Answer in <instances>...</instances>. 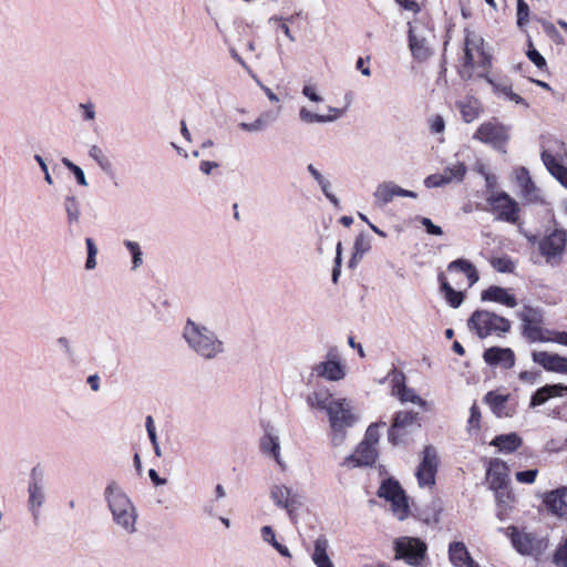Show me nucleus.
I'll list each match as a JSON object with an SVG mask.
<instances>
[{"instance_id":"1","label":"nucleus","mask_w":567,"mask_h":567,"mask_svg":"<svg viewBox=\"0 0 567 567\" xmlns=\"http://www.w3.org/2000/svg\"><path fill=\"white\" fill-rule=\"evenodd\" d=\"M103 495L114 524L126 535L135 534L138 513L124 489L116 482L111 481Z\"/></svg>"},{"instance_id":"2","label":"nucleus","mask_w":567,"mask_h":567,"mask_svg":"<svg viewBox=\"0 0 567 567\" xmlns=\"http://www.w3.org/2000/svg\"><path fill=\"white\" fill-rule=\"evenodd\" d=\"M183 338L189 349L205 360H214L226 351L225 342L214 330L190 319L185 323Z\"/></svg>"},{"instance_id":"3","label":"nucleus","mask_w":567,"mask_h":567,"mask_svg":"<svg viewBox=\"0 0 567 567\" xmlns=\"http://www.w3.org/2000/svg\"><path fill=\"white\" fill-rule=\"evenodd\" d=\"M328 419L331 430V444L337 447L346 442L348 429L352 427L360 416L352 401L341 398L330 402Z\"/></svg>"},{"instance_id":"4","label":"nucleus","mask_w":567,"mask_h":567,"mask_svg":"<svg viewBox=\"0 0 567 567\" xmlns=\"http://www.w3.org/2000/svg\"><path fill=\"white\" fill-rule=\"evenodd\" d=\"M434 38L433 29L427 22L421 19L409 22V49L417 62H424L433 55L432 41Z\"/></svg>"},{"instance_id":"5","label":"nucleus","mask_w":567,"mask_h":567,"mask_svg":"<svg viewBox=\"0 0 567 567\" xmlns=\"http://www.w3.org/2000/svg\"><path fill=\"white\" fill-rule=\"evenodd\" d=\"M467 326L481 339L489 336L502 337L512 328L508 319L487 310L474 311L467 321Z\"/></svg>"},{"instance_id":"6","label":"nucleus","mask_w":567,"mask_h":567,"mask_svg":"<svg viewBox=\"0 0 567 567\" xmlns=\"http://www.w3.org/2000/svg\"><path fill=\"white\" fill-rule=\"evenodd\" d=\"M506 535L509 537L514 549L523 556L538 557L548 547L547 537H539L534 533L520 530L515 526L507 527Z\"/></svg>"},{"instance_id":"7","label":"nucleus","mask_w":567,"mask_h":567,"mask_svg":"<svg viewBox=\"0 0 567 567\" xmlns=\"http://www.w3.org/2000/svg\"><path fill=\"white\" fill-rule=\"evenodd\" d=\"M394 558L412 567H421L425 559L427 546L416 537L401 536L393 542Z\"/></svg>"},{"instance_id":"8","label":"nucleus","mask_w":567,"mask_h":567,"mask_svg":"<svg viewBox=\"0 0 567 567\" xmlns=\"http://www.w3.org/2000/svg\"><path fill=\"white\" fill-rule=\"evenodd\" d=\"M532 244H538L539 252L546 258L548 264H556L561 259L565 251L567 234L563 229H554L542 239H537L535 235H525Z\"/></svg>"},{"instance_id":"9","label":"nucleus","mask_w":567,"mask_h":567,"mask_svg":"<svg viewBox=\"0 0 567 567\" xmlns=\"http://www.w3.org/2000/svg\"><path fill=\"white\" fill-rule=\"evenodd\" d=\"M378 496L390 502L393 515L403 520L409 516L410 507L404 491L398 481L384 480L378 491Z\"/></svg>"},{"instance_id":"10","label":"nucleus","mask_w":567,"mask_h":567,"mask_svg":"<svg viewBox=\"0 0 567 567\" xmlns=\"http://www.w3.org/2000/svg\"><path fill=\"white\" fill-rule=\"evenodd\" d=\"M491 212L496 215L497 220L515 224L519 218V205L505 192L492 193L487 197Z\"/></svg>"},{"instance_id":"11","label":"nucleus","mask_w":567,"mask_h":567,"mask_svg":"<svg viewBox=\"0 0 567 567\" xmlns=\"http://www.w3.org/2000/svg\"><path fill=\"white\" fill-rule=\"evenodd\" d=\"M475 140L484 144L493 146L495 150H504L508 140L509 133L508 127L498 122L496 118H492L487 122L482 123L473 136Z\"/></svg>"},{"instance_id":"12","label":"nucleus","mask_w":567,"mask_h":567,"mask_svg":"<svg viewBox=\"0 0 567 567\" xmlns=\"http://www.w3.org/2000/svg\"><path fill=\"white\" fill-rule=\"evenodd\" d=\"M556 144V151L543 150L540 157L549 174L567 189V166L564 164L567 148L564 142L557 141Z\"/></svg>"},{"instance_id":"13","label":"nucleus","mask_w":567,"mask_h":567,"mask_svg":"<svg viewBox=\"0 0 567 567\" xmlns=\"http://www.w3.org/2000/svg\"><path fill=\"white\" fill-rule=\"evenodd\" d=\"M269 497L274 505L287 512L292 523L297 519V511L301 506L300 496L285 484H272L269 487Z\"/></svg>"},{"instance_id":"14","label":"nucleus","mask_w":567,"mask_h":567,"mask_svg":"<svg viewBox=\"0 0 567 567\" xmlns=\"http://www.w3.org/2000/svg\"><path fill=\"white\" fill-rule=\"evenodd\" d=\"M484 48V39L470 30H465V39H464V56L463 64L460 70V75L463 80H470L473 76V71L475 68V60L477 54Z\"/></svg>"},{"instance_id":"15","label":"nucleus","mask_w":567,"mask_h":567,"mask_svg":"<svg viewBox=\"0 0 567 567\" xmlns=\"http://www.w3.org/2000/svg\"><path fill=\"white\" fill-rule=\"evenodd\" d=\"M523 322V334L530 342H549V331H545L540 327L542 313L538 309L525 307L519 313Z\"/></svg>"},{"instance_id":"16","label":"nucleus","mask_w":567,"mask_h":567,"mask_svg":"<svg viewBox=\"0 0 567 567\" xmlns=\"http://www.w3.org/2000/svg\"><path fill=\"white\" fill-rule=\"evenodd\" d=\"M28 494V507L37 520L40 516V508L45 501V483L43 472L39 467H33L31 471Z\"/></svg>"},{"instance_id":"17","label":"nucleus","mask_w":567,"mask_h":567,"mask_svg":"<svg viewBox=\"0 0 567 567\" xmlns=\"http://www.w3.org/2000/svg\"><path fill=\"white\" fill-rule=\"evenodd\" d=\"M312 374L328 381H340L346 377V367L340 362L336 349L327 353V359L312 367Z\"/></svg>"},{"instance_id":"18","label":"nucleus","mask_w":567,"mask_h":567,"mask_svg":"<svg viewBox=\"0 0 567 567\" xmlns=\"http://www.w3.org/2000/svg\"><path fill=\"white\" fill-rule=\"evenodd\" d=\"M437 454L433 446H425L423 450L422 462L417 466L415 476L421 487H431L435 483L437 472Z\"/></svg>"},{"instance_id":"19","label":"nucleus","mask_w":567,"mask_h":567,"mask_svg":"<svg viewBox=\"0 0 567 567\" xmlns=\"http://www.w3.org/2000/svg\"><path fill=\"white\" fill-rule=\"evenodd\" d=\"M416 198L417 194L413 190H408L396 185L393 182L380 183L373 193L374 203L379 207H384L391 203L395 197Z\"/></svg>"},{"instance_id":"20","label":"nucleus","mask_w":567,"mask_h":567,"mask_svg":"<svg viewBox=\"0 0 567 567\" xmlns=\"http://www.w3.org/2000/svg\"><path fill=\"white\" fill-rule=\"evenodd\" d=\"M514 178L517 186L520 188L522 197L533 204L544 203L542 192L532 179L529 172L526 167H517L514 171Z\"/></svg>"},{"instance_id":"21","label":"nucleus","mask_w":567,"mask_h":567,"mask_svg":"<svg viewBox=\"0 0 567 567\" xmlns=\"http://www.w3.org/2000/svg\"><path fill=\"white\" fill-rule=\"evenodd\" d=\"M378 457L377 447L368 442H361L353 454L344 457L341 465L347 468L372 466Z\"/></svg>"},{"instance_id":"22","label":"nucleus","mask_w":567,"mask_h":567,"mask_svg":"<svg viewBox=\"0 0 567 567\" xmlns=\"http://www.w3.org/2000/svg\"><path fill=\"white\" fill-rule=\"evenodd\" d=\"M259 447L262 454L274 458L281 470H286V463L280 454V439L272 427L265 430L259 441Z\"/></svg>"},{"instance_id":"23","label":"nucleus","mask_w":567,"mask_h":567,"mask_svg":"<svg viewBox=\"0 0 567 567\" xmlns=\"http://www.w3.org/2000/svg\"><path fill=\"white\" fill-rule=\"evenodd\" d=\"M419 413L412 411H400L394 415L393 423L389 430V441L396 445L401 440L400 432L416 424Z\"/></svg>"},{"instance_id":"24","label":"nucleus","mask_w":567,"mask_h":567,"mask_svg":"<svg viewBox=\"0 0 567 567\" xmlns=\"http://www.w3.org/2000/svg\"><path fill=\"white\" fill-rule=\"evenodd\" d=\"M480 76L485 79V81L492 86L493 92L498 97H503L504 100L514 102L515 104H520L525 109L529 107V104L520 95L513 91L512 84L508 80H496L484 73L480 74Z\"/></svg>"},{"instance_id":"25","label":"nucleus","mask_w":567,"mask_h":567,"mask_svg":"<svg viewBox=\"0 0 567 567\" xmlns=\"http://www.w3.org/2000/svg\"><path fill=\"white\" fill-rule=\"evenodd\" d=\"M484 361L491 367L511 369L515 364V353L511 348L491 347L483 353Z\"/></svg>"},{"instance_id":"26","label":"nucleus","mask_w":567,"mask_h":567,"mask_svg":"<svg viewBox=\"0 0 567 567\" xmlns=\"http://www.w3.org/2000/svg\"><path fill=\"white\" fill-rule=\"evenodd\" d=\"M544 504L553 515L567 520V487L546 493Z\"/></svg>"},{"instance_id":"27","label":"nucleus","mask_w":567,"mask_h":567,"mask_svg":"<svg viewBox=\"0 0 567 567\" xmlns=\"http://www.w3.org/2000/svg\"><path fill=\"white\" fill-rule=\"evenodd\" d=\"M533 361L546 371L567 374V358L546 351H534Z\"/></svg>"},{"instance_id":"28","label":"nucleus","mask_w":567,"mask_h":567,"mask_svg":"<svg viewBox=\"0 0 567 567\" xmlns=\"http://www.w3.org/2000/svg\"><path fill=\"white\" fill-rule=\"evenodd\" d=\"M392 381V394L398 396L401 402H411L420 405L424 410L427 409V402L419 396L413 389L405 385V377L403 373L395 374Z\"/></svg>"},{"instance_id":"29","label":"nucleus","mask_w":567,"mask_h":567,"mask_svg":"<svg viewBox=\"0 0 567 567\" xmlns=\"http://www.w3.org/2000/svg\"><path fill=\"white\" fill-rule=\"evenodd\" d=\"M487 482L492 489H499L506 486L508 481V466L498 458L492 460L487 468Z\"/></svg>"},{"instance_id":"30","label":"nucleus","mask_w":567,"mask_h":567,"mask_svg":"<svg viewBox=\"0 0 567 567\" xmlns=\"http://www.w3.org/2000/svg\"><path fill=\"white\" fill-rule=\"evenodd\" d=\"M567 394V385L547 384L538 389L530 399L529 406L535 408L546 403L549 399Z\"/></svg>"},{"instance_id":"31","label":"nucleus","mask_w":567,"mask_h":567,"mask_svg":"<svg viewBox=\"0 0 567 567\" xmlns=\"http://www.w3.org/2000/svg\"><path fill=\"white\" fill-rule=\"evenodd\" d=\"M329 542L324 536H320L315 540L311 560L316 567H334L329 556Z\"/></svg>"},{"instance_id":"32","label":"nucleus","mask_w":567,"mask_h":567,"mask_svg":"<svg viewBox=\"0 0 567 567\" xmlns=\"http://www.w3.org/2000/svg\"><path fill=\"white\" fill-rule=\"evenodd\" d=\"M456 106L466 123L474 122L483 111L482 103L474 96H466L464 100L456 102Z\"/></svg>"},{"instance_id":"33","label":"nucleus","mask_w":567,"mask_h":567,"mask_svg":"<svg viewBox=\"0 0 567 567\" xmlns=\"http://www.w3.org/2000/svg\"><path fill=\"white\" fill-rule=\"evenodd\" d=\"M482 300L498 302L509 308H514L517 306L516 298L513 295H511L507 291V289L498 286H491L486 290H484L482 292Z\"/></svg>"},{"instance_id":"34","label":"nucleus","mask_w":567,"mask_h":567,"mask_svg":"<svg viewBox=\"0 0 567 567\" xmlns=\"http://www.w3.org/2000/svg\"><path fill=\"white\" fill-rule=\"evenodd\" d=\"M328 111L332 114H328V115L316 114L306 107H301L299 111V117L302 122H305L307 124L330 123V122H333L337 118L341 117L344 112L343 110H340V109H337L333 106H328Z\"/></svg>"},{"instance_id":"35","label":"nucleus","mask_w":567,"mask_h":567,"mask_svg":"<svg viewBox=\"0 0 567 567\" xmlns=\"http://www.w3.org/2000/svg\"><path fill=\"white\" fill-rule=\"evenodd\" d=\"M447 271L449 272H455V271L463 272L468 280V287H472L473 285H475L480 279V276H478V272H477L475 266L466 259H456V260L450 262L447 266Z\"/></svg>"},{"instance_id":"36","label":"nucleus","mask_w":567,"mask_h":567,"mask_svg":"<svg viewBox=\"0 0 567 567\" xmlns=\"http://www.w3.org/2000/svg\"><path fill=\"white\" fill-rule=\"evenodd\" d=\"M447 271L449 272H455V271L463 272L468 280V287H472L473 285H475L480 279V276H478V272H477L475 266L466 259H456V260L450 262L447 266Z\"/></svg>"},{"instance_id":"37","label":"nucleus","mask_w":567,"mask_h":567,"mask_svg":"<svg viewBox=\"0 0 567 567\" xmlns=\"http://www.w3.org/2000/svg\"><path fill=\"white\" fill-rule=\"evenodd\" d=\"M277 121V115L270 111L261 113L254 122H241L239 127L249 133H258L267 130L274 122Z\"/></svg>"},{"instance_id":"38","label":"nucleus","mask_w":567,"mask_h":567,"mask_svg":"<svg viewBox=\"0 0 567 567\" xmlns=\"http://www.w3.org/2000/svg\"><path fill=\"white\" fill-rule=\"evenodd\" d=\"M491 445L503 453H512L522 445V439L516 433L501 434L493 439Z\"/></svg>"},{"instance_id":"39","label":"nucleus","mask_w":567,"mask_h":567,"mask_svg":"<svg viewBox=\"0 0 567 567\" xmlns=\"http://www.w3.org/2000/svg\"><path fill=\"white\" fill-rule=\"evenodd\" d=\"M449 558L454 567H464L471 555L463 542H453L449 546Z\"/></svg>"},{"instance_id":"40","label":"nucleus","mask_w":567,"mask_h":567,"mask_svg":"<svg viewBox=\"0 0 567 567\" xmlns=\"http://www.w3.org/2000/svg\"><path fill=\"white\" fill-rule=\"evenodd\" d=\"M332 394L328 390H317L307 396V403L312 409L324 410L329 412L330 402L334 401Z\"/></svg>"},{"instance_id":"41","label":"nucleus","mask_w":567,"mask_h":567,"mask_svg":"<svg viewBox=\"0 0 567 567\" xmlns=\"http://www.w3.org/2000/svg\"><path fill=\"white\" fill-rule=\"evenodd\" d=\"M439 281L441 285V291L444 295L445 300L452 308H458L463 300L464 296L461 291H456L446 280L444 274L439 275Z\"/></svg>"},{"instance_id":"42","label":"nucleus","mask_w":567,"mask_h":567,"mask_svg":"<svg viewBox=\"0 0 567 567\" xmlns=\"http://www.w3.org/2000/svg\"><path fill=\"white\" fill-rule=\"evenodd\" d=\"M63 207L66 214V220L69 227H72L73 225H78L80 221V203L78 198L74 195H68L64 198Z\"/></svg>"},{"instance_id":"43","label":"nucleus","mask_w":567,"mask_h":567,"mask_svg":"<svg viewBox=\"0 0 567 567\" xmlns=\"http://www.w3.org/2000/svg\"><path fill=\"white\" fill-rule=\"evenodd\" d=\"M260 536L265 543L271 545L281 556L287 557V558L291 557V553H290L289 548L282 544H280L279 542H277L275 530L272 529L271 526L261 527Z\"/></svg>"},{"instance_id":"44","label":"nucleus","mask_w":567,"mask_h":567,"mask_svg":"<svg viewBox=\"0 0 567 567\" xmlns=\"http://www.w3.org/2000/svg\"><path fill=\"white\" fill-rule=\"evenodd\" d=\"M485 402L489 405L496 416L502 417L508 415L505 412V404L507 402L506 395L497 394L491 391L485 395Z\"/></svg>"},{"instance_id":"45","label":"nucleus","mask_w":567,"mask_h":567,"mask_svg":"<svg viewBox=\"0 0 567 567\" xmlns=\"http://www.w3.org/2000/svg\"><path fill=\"white\" fill-rule=\"evenodd\" d=\"M371 248V241H370V237L365 234H360L355 240H354V246H353V255L349 261V266L350 267H354L355 262H357V259H361L362 256L369 251Z\"/></svg>"},{"instance_id":"46","label":"nucleus","mask_w":567,"mask_h":567,"mask_svg":"<svg viewBox=\"0 0 567 567\" xmlns=\"http://www.w3.org/2000/svg\"><path fill=\"white\" fill-rule=\"evenodd\" d=\"M466 166L457 162L455 164L449 165L444 168L442 176L444 179H446V185L452 182H462L466 174Z\"/></svg>"},{"instance_id":"47","label":"nucleus","mask_w":567,"mask_h":567,"mask_svg":"<svg viewBox=\"0 0 567 567\" xmlns=\"http://www.w3.org/2000/svg\"><path fill=\"white\" fill-rule=\"evenodd\" d=\"M123 245L132 256V270L138 269L143 265V252L137 241L125 239Z\"/></svg>"},{"instance_id":"48","label":"nucleus","mask_w":567,"mask_h":567,"mask_svg":"<svg viewBox=\"0 0 567 567\" xmlns=\"http://www.w3.org/2000/svg\"><path fill=\"white\" fill-rule=\"evenodd\" d=\"M89 156L96 162L102 171L109 173L112 169L110 159L105 156L102 148L97 145H92L89 150Z\"/></svg>"},{"instance_id":"49","label":"nucleus","mask_w":567,"mask_h":567,"mask_svg":"<svg viewBox=\"0 0 567 567\" xmlns=\"http://www.w3.org/2000/svg\"><path fill=\"white\" fill-rule=\"evenodd\" d=\"M145 427H146V431H147V435H148V439L153 445V449H154V453L156 456L161 457L162 456V450H161V446L157 442V435H156V429H155V425H154V420L151 415L146 416V421H145Z\"/></svg>"},{"instance_id":"50","label":"nucleus","mask_w":567,"mask_h":567,"mask_svg":"<svg viewBox=\"0 0 567 567\" xmlns=\"http://www.w3.org/2000/svg\"><path fill=\"white\" fill-rule=\"evenodd\" d=\"M62 164L69 169L71 171L75 178H76V182L81 185V186H87V181H86V177H85V174L83 172V169L75 165L73 162H71L69 158L64 157L62 158Z\"/></svg>"},{"instance_id":"51","label":"nucleus","mask_w":567,"mask_h":567,"mask_svg":"<svg viewBox=\"0 0 567 567\" xmlns=\"http://www.w3.org/2000/svg\"><path fill=\"white\" fill-rule=\"evenodd\" d=\"M526 55L539 70L546 69L547 62L545 58L534 48L532 41L528 42Z\"/></svg>"},{"instance_id":"52","label":"nucleus","mask_w":567,"mask_h":567,"mask_svg":"<svg viewBox=\"0 0 567 567\" xmlns=\"http://www.w3.org/2000/svg\"><path fill=\"white\" fill-rule=\"evenodd\" d=\"M553 563L557 567H567V537L557 547L553 557Z\"/></svg>"},{"instance_id":"53","label":"nucleus","mask_w":567,"mask_h":567,"mask_svg":"<svg viewBox=\"0 0 567 567\" xmlns=\"http://www.w3.org/2000/svg\"><path fill=\"white\" fill-rule=\"evenodd\" d=\"M379 426H385L384 422L374 423L369 425V427L365 431V435L362 442H368V444H372L375 446L379 442Z\"/></svg>"},{"instance_id":"54","label":"nucleus","mask_w":567,"mask_h":567,"mask_svg":"<svg viewBox=\"0 0 567 567\" xmlns=\"http://www.w3.org/2000/svg\"><path fill=\"white\" fill-rule=\"evenodd\" d=\"M492 266L498 272H513L515 269V265L509 258H496L492 261Z\"/></svg>"},{"instance_id":"55","label":"nucleus","mask_w":567,"mask_h":567,"mask_svg":"<svg viewBox=\"0 0 567 567\" xmlns=\"http://www.w3.org/2000/svg\"><path fill=\"white\" fill-rule=\"evenodd\" d=\"M529 17V7L524 0H517V24L523 27L527 23Z\"/></svg>"},{"instance_id":"56","label":"nucleus","mask_w":567,"mask_h":567,"mask_svg":"<svg viewBox=\"0 0 567 567\" xmlns=\"http://www.w3.org/2000/svg\"><path fill=\"white\" fill-rule=\"evenodd\" d=\"M542 27L545 33L550 37L557 44H563L564 39L557 31L556 27L549 21H543Z\"/></svg>"},{"instance_id":"57","label":"nucleus","mask_w":567,"mask_h":567,"mask_svg":"<svg viewBox=\"0 0 567 567\" xmlns=\"http://www.w3.org/2000/svg\"><path fill=\"white\" fill-rule=\"evenodd\" d=\"M537 474H538L537 470H528V471L517 472L515 477H516V481L519 483L532 484L535 482Z\"/></svg>"},{"instance_id":"58","label":"nucleus","mask_w":567,"mask_h":567,"mask_svg":"<svg viewBox=\"0 0 567 567\" xmlns=\"http://www.w3.org/2000/svg\"><path fill=\"white\" fill-rule=\"evenodd\" d=\"M492 65V56L488 54L483 48L482 51L477 54L475 60V66L482 68L484 71H487Z\"/></svg>"},{"instance_id":"59","label":"nucleus","mask_w":567,"mask_h":567,"mask_svg":"<svg viewBox=\"0 0 567 567\" xmlns=\"http://www.w3.org/2000/svg\"><path fill=\"white\" fill-rule=\"evenodd\" d=\"M424 185L427 188L442 187L446 185V179L443 178L442 174H432L424 179Z\"/></svg>"},{"instance_id":"60","label":"nucleus","mask_w":567,"mask_h":567,"mask_svg":"<svg viewBox=\"0 0 567 567\" xmlns=\"http://www.w3.org/2000/svg\"><path fill=\"white\" fill-rule=\"evenodd\" d=\"M420 223L425 228L426 233L430 235L441 236L443 234L442 228L433 224V221L427 217H422L420 219Z\"/></svg>"},{"instance_id":"61","label":"nucleus","mask_w":567,"mask_h":567,"mask_svg":"<svg viewBox=\"0 0 567 567\" xmlns=\"http://www.w3.org/2000/svg\"><path fill=\"white\" fill-rule=\"evenodd\" d=\"M302 94L312 102L319 103L323 101V97L316 92L313 85H305L302 87Z\"/></svg>"},{"instance_id":"62","label":"nucleus","mask_w":567,"mask_h":567,"mask_svg":"<svg viewBox=\"0 0 567 567\" xmlns=\"http://www.w3.org/2000/svg\"><path fill=\"white\" fill-rule=\"evenodd\" d=\"M430 127L433 133H442L445 128V123L442 116L435 115L430 121Z\"/></svg>"},{"instance_id":"63","label":"nucleus","mask_w":567,"mask_h":567,"mask_svg":"<svg viewBox=\"0 0 567 567\" xmlns=\"http://www.w3.org/2000/svg\"><path fill=\"white\" fill-rule=\"evenodd\" d=\"M34 159L37 161V163L39 164L41 171L43 172L44 174V181L49 184V185H52L53 184V179L49 173V168H48V165L45 163V161L43 159L42 156L40 155H34Z\"/></svg>"},{"instance_id":"64","label":"nucleus","mask_w":567,"mask_h":567,"mask_svg":"<svg viewBox=\"0 0 567 567\" xmlns=\"http://www.w3.org/2000/svg\"><path fill=\"white\" fill-rule=\"evenodd\" d=\"M548 334H551V337H549L550 342H556L559 344L567 346V332H565V331L550 332L549 331Z\"/></svg>"}]
</instances>
